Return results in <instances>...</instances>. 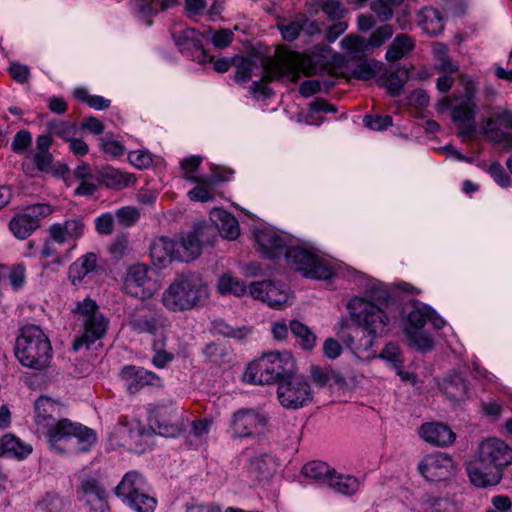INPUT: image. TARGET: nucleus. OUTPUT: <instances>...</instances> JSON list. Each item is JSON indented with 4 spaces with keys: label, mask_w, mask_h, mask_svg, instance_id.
Segmentation results:
<instances>
[{
    "label": "nucleus",
    "mask_w": 512,
    "mask_h": 512,
    "mask_svg": "<svg viewBox=\"0 0 512 512\" xmlns=\"http://www.w3.org/2000/svg\"><path fill=\"white\" fill-rule=\"evenodd\" d=\"M259 252L264 258L284 256L286 264L304 277L327 280L335 274V266L306 243L272 228H259L254 232Z\"/></svg>",
    "instance_id": "obj_1"
},
{
    "label": "nucleus",
    "mask_w": 512,
    "mask_h": 512,
    "mask_svg": "<svg viewBox=\"0 0 512 512\" xmlns=\"http://www.w3.org/2000/svg\"><path fill=\"white\" fill-rule=\"evenodd\" d=\"M389 300L388 290L382 287H373L367 297H354L347 304L351 319L367 335L359 343H354L351 337L344 341L362 360L376 357L373 350L375 339L386 335L389 331Z\"/></svg>",
    "instance_id": "obj_2"
},
{
    "label": "nucleus",
    "mask_w": 512,
    "mask_h": 512,
    "mask_svg": "<svg viewBox=\"0 0 512 512\" xmlns=\"http://www.w3.org/2000/svg\"><path fill=\"white\" fill-rule=\"evenodd\" d=\"M209 295L207 282L199 274L187 273L171 280L163 290L160 302L171 313H183L201 306Z\"/></svg>",
    "instance_id": "obj_3"
},
{
    "label": "nucleus",
    "mask_w": 512,
    "mask_h": 512,
    "mask_svg": "<svg viewBox=\"0 0 512 512\" xmlns=\"http://www.w3.org/2000/svg\"><path fill=\"white\" fill-rule=\"evenodd\" d=\"M15 355L23 366L43 370L52 358L50 340L40 327L25 326L17 337Z\"/></svg>",
    "instance_id": "obj_4"
},
{
    "label": "nucleus",
    "mask_w": 512,
    "mask_h": 512,
    "mask_svg": "<svg viewBox=\"0 0 512 512\" xmlns=\"http://www.w3.org/2000/svg\"><path fill=\"white\" fill-rule=\"evenodd\" d=\"M295 370V360L288 351L264 354L251 362L243 375L247 383L254 385L273 384L282 381Z\"/></svg>",
    "instance_id": "obj_5"
},
{
    "label": "nucleus",
    "mask_w": 512,
    "mask_h": 512,
    "mask_svg": "<svg viewBox=\"0 0 512 512\" xmlns=\"http://www.w3.org/2000/svg\"><path fill=\"white\" fill-rule=\"evenodd\" d=\"M77 322L82 327V333L73 342V351L78 352L83 348L89 349L91 345L101 340L108 329L109 321L99 311L96 302L85 298L78 302L74 310Z\"/></svg>",
    "instance_id": "obj_6"
},
{
    "label": "nucleus",
    "mask_w": 512,
    "mask_h": 512,
    "mask_svg": "<svg viewBox=\"0 0 512 512\" xmlns=\"http://www.w3.org/2000/svg\"><path fill=\"white\" fill-rule=\"evenodd\" d=\"M147 485L143 477L135 472H127L116 486V495L136 512H153L156 499L147 493Z\"/></svg>",
    "instance_id": "obj_7"
},
{
    "label": "nucleus",
    "mask_w": 512,
    "mask_h": 512,
    "mask_svg": "<svg viewBox=\"0 0 512 512\" xmlns=\"http://www.w3.org/2000/svg\"><path fill=\"white\" fill-rule=\"evenodd\" d=\"M267 416L255 409H239L229 421L227 433L233 439L253 438L267 431Z\"/></svg>",
    "instance_id": "obj_8"
},
{
    "label": "nucleus",
    "mask_w": 512,
    "mask_h": 512,
    "mask_svg": "<svg viewBox=\"0 0 512 512\" xmlns=\"http://www.w3.org/2000/svg\"><path fill=\"white\" fill-rule=\"evenodd\" d=\"M481 129L488 140L500 144L505 149L512 148V110L504 107H495L490 116L483 120Z\"/></svg>",
    "instance_id": "obj_9"
},
{
    "label": "nucleus",
    "mask_w": 512,
    "mask_h": 512,
    "mask_svg": "<svg viewBox=\"0 0 512 512\" xmlns=\"http://www.w3.org/2000/svg\"><path fill=\"white\" fill-rule=\"evenodd\" d=\"M277 396L285 408L298 409L313 400L309 382L302 376L289 375L279 382Z\"/></svg>",
    "instance_id": "obj_10"
},
{
    "label": "nucleus",
    "mask_w": 512,
    "mask_h": 512,
    "mask_svg": "<svg viewBox=\"0 0 512 512\" xmlns=\"http://www.w3.org/2000/svg\"><path fill=\"white\" fill-rule=\"evenodd\" d=\"M149 272L150 269L145 264L130 266L123 280L125 293L140 300L151 299L159 290V284Z\"/></svg>",
    "instance_id": "obj_11"
},
{
    "label": "nucleus",
    "mask_w": 512,
    "mask_h": 512,
    "mask_svg": "<svg viewBox=\"0 0 512 512\" xmlns=\"http://www.w3.org/2000/svg\"><path fill=\"white\" fill-rule=\"evenodd\" d=\"M215 227L207 224H197L192 231L176 240L177 261L190 262L201 254L205 243H210V237L215 234Z\"/></svg>",
    "instance_id": "obj_12"
},
{
    "label": "nucleus",
    "mask_w": 512,
    "mask_h": 512,
    "mask_svg": "<svg viewBox=\"0 0 512 512\" xmlns=\"http://www.w3.org/2000/svg\"><path fill=\"white\" fill-rule=\"evenodd\" d=\"M298 64V60L295 59V56L282 59L275 63L273 66L265 70L264 75L259 81H253L249 88L250 93L256 99H265L271 93L267 85L268 82L284 76L290 78L293 81L297 80L299 77L297 68Z\"/></svg>",
    "instance_id": "obj_13"
},
{
    "label": "nucleus",
    "mask_w": 512,
    "mask_h": 512,
    "mask_svg": "<svg viewBox=\"0 0 512 512\" xmlns=\"http://www.w3.org/2000/svg\"><path fill=\"white\" fill-rule=\"evenodd\" d=\"M51 212L52 208L48 204L38 203L29 206L11 219L9 228L17 238L26 239L39 227L40 219L50 215Z\"/></svg>",
    "instance_id": "obj_14"
},
{
    "label": "nucleus",
    "mask_w": 512,
    "mask_h": 512,
    "mask_svg": "<svg viewBox=\"0 0 512 512\" xmlns=\"http://www.w3.org/2000/svg\"><path fill=\"white\" fill-rule=\"evenodd\" d=\"M249 293L254 299L263 301L273 309H282L292 301L290 290L274 281L253 282L249 287Z\"/></svg>",
    "instance_id": "obj_15"
},
{
    "label": "nucleus",
    "mask_w": 512,
    "mask_h": 512,
    "mask_svg": "<svg viewBox=\"0 0 512 512\" xmlns=\"http://www.w3.org/2000/svg\"><path fill=\"white\" fill-rule=\"evenodd\" d=\"M476 457L502 472L512 463V448L501 439L489 437L479 444Z\"/></svg>",
    "instance_id": "obj_16"
},
{
    "label": "nucleus",
    "mask_w": 512,
    "mask_h": 512,
    "mask_svg": "<svg viewBox=\"0 0 512 512\" xmlns=\"http://www.w3.org/2000/svg\"><path fill=\"white\" fill-rule=\"evenodd\" d=\"M454 468L453 459L441 452L425 456L419 464L420 473L428 481L444 480L452 474Z\"/></svg>",
    "instance_id": "obj_17"
},
{
    "label": "nucleus",
    "mask_w": 512,
    "mask_h": 512,
    "mask_svg": "<svg viewBox=\"0 0 512 512\" xmlns=\"http://www.w3.org/2000/svg\"><path fill=\"white\" fill-rule=\"evenodd\" d=\"M466 471L470 482L478 488L495 486L502 479V472L498 468L481 461L478 457L467 463Z\"/></svg>",
    "instance_id": "obj_18"
},
{
    "label": "nucleus",
    "mask_w": 512,
    "mask_h": 512,
    "mask_svg": "<svg viewBox=\"0 0 512 512\" xmlns=\"http://www.w3.org/2000/svg\"><path fill=\"white\" fill-rule=\"evenodd\" d=\"M120 376L131 394L139 392L145 386H162V379L157 374L142 367L125 366Z\"/></svg>",
    "instance_id": "obj_19"
},
{
    "label": "nucleus",
    "mask_w": 512,
    "mask_h": 512,
    "mask_svg": "<svg viewBox=\"0 0 512 512\" xmlns=\"http://www.w3.org/2000/svg\"><path fill=\"white\" fill-rule=\"evenodd\" d=\"M477 105L474 100L463 99L452 109V119L458 126L459 135L465 140L475 132V112Z\"/></svg>",
    "instance_id": "obj_20"
},
{
    "label": "nucleus",
    "mask_w": 512,
    "mask_h": 512,
    "mask_svg": "<svg viewBox=\"0 0 512 512\" xmlns=\"http://www.w3.org/2000/svg\"><path fill=\"white\" fill-rule=\"evenodd\" d=\"M128 324L135 332L149 333L156 338L164 334V331L171 325L168 317L164 314H155L152 316L134 314L130 316Z\"/></svg>",
    "instance_id": "obj_21"
},
{
    "label": "nucleus",
    "mask_w": 512,
    "mask_h": 512,
    "mask_svg": "<svg viewBox=\"0 0 512 512\" xmlns=\"http://www.w3.org/2000/svg\"><path fill=\"white\" fill-rule=\"evenodd\" d=\"M204 37H206L205 31L199 32L194 28H185L174 35V40L181 53H199L200 63L205 64L207 52L203 49Z\"/></svg>",
    "instance_id": "obj_22"
},
{
    "label": "nucleus",
    "mask_w": 512,
    "mask_h": 512,
    "mask_svg": "<svg viewBox=\"0 0 512 512\" xmlns=\"http://www.w3.org/2000/svg\"><path fill=\"white\" fill-rule=\"evenodd\" d=\"M230 171H225L223 174L213 172L212 175H200L194 183L196 186L191 189L187 196L191 201L209 202L214 199V187L220 181H227L230 179Z\"/></svg>",
    "instance_id": "obj_23"
},
{
    "label": "nucleus",
    "mask_w": 512,
    "mask_h": 512,
    "mask_svg": "<svg viewBox=\"0 0 512 512\" xmlns=\"http://www.w3.org/2000/svg\"><path fill=\"white\" fill-rule=\"evenodd\" d=\"M150 257L158 269L168 267L173 261H177L176 240L165 236L154 239L150 246Z\"/></svg>",
    "instance_id": "obj_24"
},
{
    "label": "nucleus",
    "mask_w": 512,
    "mask_h": 512,
    "mask_svg": "<svg viewBox=\"0 0 512 512\" xmlns=\"http://www.w3.org/2000/svg\"><path fill=\"white\" fill-rule=\"evenodd\" d=\"M73 431L74 423L67 419L56 421L42 430V432L45 433L51 448L59 453L68 452L67 440Z\"/></svg>",
    "instance_id": "obj_25"
},
{
    "label": "nucleus",
    "mask_w": 512,
    "mask_h": 512,
    "mask_svg": "<svg viewBox=\"0 0 512 512\" xmlns=\"http://www.w3.org/2000/svg\"><path fill=\"white\" fill-rule=\"evenodd\" d=\"M276 459L268 453H258L251 457L246 463V473L254 480L268 478L276 467Z\"/></svg>",
    "instance_id": "obj_26"
},
{
    "label": "nucleus",
    "mask_w": 512,
    "mask_h": 512,
    "mask_svg": "<svg viewBox=\"0 0 512 512\" xmlns=\"http://www.w3.org/2000/svg\"><path fill=\"white\" fill-rule=\"evenodd\" d=\"M420 437L433 445L446 446L455 440V434L452 430L441 423L423 424L419 431Z\"/></svg>",
    "instance_id": "obj_27"
},
{
    "label": "nucleus",
    "mask_w": 512,
    "mask_h": 512,
    "mask_svg": "<svg viewBox=\"0 0 512 512\" xmlns=\"http://www.w3.org/2000/svg\"><path fill=\"white\" fill-rule=\"evenodd\" d=\"M49 232L54 241L63 244L81 237L84 232V224L79 219H69L63 223L53 224Z\"/></svg>",
    "instance_id": "obj_28"
},
{
    "label": "nucleus",
    "mask_w": 512,
    "mask_h": 512,
    "mask_svg": "<svg viewBox=\"0 0 512 512\" xmlns=\"http://www.w3.org/2000/svg\"><path fill=\"white\" fill-rule=\"evenodd\" d=\"M96 434L88 427L74 424V431L67 440V453L87 452L96 443Z\"/></svg>",
    "instance_id": "obj_29"
},
{
    "label": "nucleus",
    "mask_w": 512,
    "mask_h": 512,
    "mask_svg": "<svg viewBox=\"0 0 512 512\" xmlns=\"http://www.w3.org/2000/svg\"><path fill=\"white\" fill-rule=\"evenodd\" d=\"M97 256L90 252L77 259L69 267V279L73 285H79L86 282L91 274L96 271Z\"/></svg>",
    "instance_id": "obj_30"
},
{
    "label": "nucleus",
    "mask_w": 512,
    "mask_h": 512,
    "mask_svg": "<svg viewBox=\"0 0 512 512\" xmlns=\"http://www.w3.org/2000/svg\"><path fill=\"white\" fill-rule=\"evenodd\" d=\"M99 179L106 187L118 190L131 187L136 183L134 174L112 167L104 168L100 172Z\"/></svg>",
    "instance_id": "obj_31"
},
{
    "label": "nucleus",
    "mask_w": 512,
    "mask_h": 512,
    "mask_svg": "<svg viewBox=\"0 0 512 512\" xmlns=\"http://www.w3.org/2000/svg\"><path fill=\"white\" fill-rule=\"evenodd\" d=\"M418 24L430 37L437 36L444 30V20L440 11L432 7H425L419 12Z\"/></svg>",
    "instance_id": "obj_32"
},
{
    "label": "nucleus",
    "mask_w": 512,
    "mask_h": 512,
    "mask_svg": "<svg viewBox=\"0 0 512 512\" xmlns=\"http://www.w3.org/2000/svg\"><path fill=\"white\" fill-rule=\"evenodd\" d=\"M211 218L216 223L219 233L228 240H234L239 236L240 229L237 219L222 209H215Z\"/></svg>",
    "instance_id": "obj_33"
},
{
    "label": "nucleus",
    "mask_w": 512,
    "mask_h": 512,
    "mask_svg": "<svg viewBox=\"0 0 512 512\" xmlns=\"http://www.w3.org/2000/svg\"><path fill=\"white\" fill-rule=\"evenodd\" d=\"M32 452V447L12 434L0 438V456L23 459Z\"/></svg>",
    "instance_id": "obj_34"
},
{
    "label": "nucleus",
    "mask_w": 512,
    "mask_h": 512,
    "mask_svg": "<svg viewBox=\"0 0 512 512\" xmlns=\"http://www.w3.org/2000/svg\"><path fill=\"white\" fill-rule=\"evenodd\" d=\"M57 408V403L46 396H41L35 401V420L39 431L56 422L52 415Z\"/></svg>",
    "instance_id": "obj_35"
},
{
    "label": "nucleus",
    "mask_w": 512,
    "mask_h": 512,
    "mask_svg": "<svg viewBox=\"0 0 512 512\" xmlns=\"http://www.w3.org/2000/svg\"><path fill=\"white\" fill-rule=\"evenodd\" d=\"M415 42L407 34H398L388 46L385 58L388 62H396L408 56L414 49Z\"/></svg>",
    "instance_id": "obj_36"
},
{
    "label": "nucleus",
    "mask_w": 512,
    "mask_h": 512,
    "mask_svg": "<svg viewBox=\"0 0 512 512\" xmlns=\"http://www.w3.org/2000/svg\"><path fill=\"white\" fill-rule=\"evenodd\" d=\"M443 393L453 401H463L468 396L464 379L457 373L445 377L440 385Z\"/></svg>",
    "instance_id": "obj_37"
},
{
    "label": "nucleus",
    "mask_w": 512,
    "mask_h": 512,
    "mask_svg": "<svg viewBox=\"0 0 512 512\" xmlns=\"http://www.w3.org/2000/svg\"><path fill=\"white\" fill-rule=\"evenodd\" d=\"M408 345L416 350L426 353L433 350L435 341L432 335L424 329H404Z\"/></svg>",
    "instance_id": "obj_38"
},
{
    "label": "nucleus",
    "mask_w": 512,
    "mask_h": 512,
    "mask_svg": "<svg viewBox=\"0 0 512 512\" xmlns=\"http://www.w3.org/2000/svg\"><path fill=\"white\" fill-rule=\"evenodd\" d=\"M165 409H159L156 413L157 417V433L164 437H176L182 432V428L177 423L178 416L175 409L170 408L169 419H165Z\"/></svg>",
    "instance_id": "obj_39"
},
{
    "label": "nucleus",
    "mask_w": 512,
    "mask_h": 512,
    "mask_svg": "<svg viewBox=\"0 0 512 512\" xmlns=\"http://www.w3.org/2000/svg\"><path fill=\"white\" fill-rule=\"evenodd\" d=\"M327 485L338 493L352 495L359 489L360 483L354 476L338 474L333 470Z\"/></svg>",
    "instance_id": "obj_40"
},
{
    "label": "nucleus",
    "mask_w": 512,
    "mask_h": 512,
    "mask_svg": "<svg viewBox=\"0 0 512 512\" xmlns=\"http://www.w3.org/2000/svg\"><path fill=\"white\" fill-rule=\"evenodd\" d=\"M81 491L87 504H92L95 500L99 503V508L104 507L107 493L97 480L92 478L84 480L81 484Z\"/></svg>",
    "instance_id": "obj_41"
},
{
    "label": "nucleus",
    "mask_w": 512,
    "mask_h": 512,
    "mask_svg": "<svg viewBox=\"0 0 512 512\" xmlns=\"http://www.w3.org/2000/svg\"><path fill=\"white\" fill-rule=\"evenodd\" d=\"M334 469L322 461H311L302 468V473L311 479L317 480L323 484H328Z\"/></svg>",
    "instance_id": "obj_42"
},
{
    "label": "nucleus",
    "mask_w": 512,
    "mask_h": 512,
    "mask_svg": "<svg viewBox=\"0 0 512 512\" xmlns=\"http://www.w3.org/2000/svg\"><path fill=\"white\" fill-rule=\"evenodd\" d=\"M217 289L223 295L233 294L235 296H242L247 292L246 285L230 273H226L219 278Z\"/></svg>",
    "instance_id": "obj_43"
},
{
    "label": "nucleus",
    "mask_w": 512,
    "mask_h": 512,
    "mask_svg": "<svg viewBox=\"0 0 512 512\" xmlns=\"http://www.w3.org/2000/svg\"><path fill=\"white\" fill-rule=\"evenodd\" d=\"M429 315H431V307L418 303L408 314L404 329H410L411 327L414 329H424V326L429 321Z\"/></svg>",
    "instance_id": "obj_44"
},
{
    "label": "nucleus",
    "mask_w": 512,
    "mask_h": 512,
    "mask_svg": "<svg viewBox=\"0 0 512 512\" xmlns=\"http://www.w3.org/2000/svg\"><path fill=\"white\" fill-rule=\"evenodd\" d=\"M341 48L353 56L371 52L367 40L359 35L349 34L340 42Z\"/></svg>",
    "instance_id": "obj_45"
},
{
    "label": "nucleus",
    "mask_w": 512,
    "mask_h": 512,
    "mask_svg": "<svg viewBox=\"0 0 512 512\" xmlns=\"http://www.w3.org/2000/svg\"><path fill=\"white\" fill-rule=\"evenodd\" d=\"M166 336L161 334L153 341L152 349L154 352L152 363L157 368L166 367L174 358L173 354L166 350Z\"/></svg>",
    "instance_id": "obj_46"
},
{
    "label": "nucleus",
    "mask_w": 512,
    "mask_h": 512,
    "mask_svg": "<svg viewBox=\"0 0 512 512\" xmlns=\"http://www.w3.org/2000/svg\"><path fill=\"white\" fill-rule=\"evenodd\" d=\"M47 128L50 134L63 139L65 142L79 133V128L75 124L61 120L49 121Z\"/></svg>",
    "instance_id": "obj_47"
},
{
    "label": "nucleus",
    "mask_w": 512,
    "mask_h": 512,
    "mask_svg": "<svg viewBox=\"0 0 512 512\" xmlns=\"http://www.w3.org/2000/svg\"><path fill=\"white\" fill-rule=\"evenodd\" d=\"M176 3V0H137L138 10L142 16L154 15L160 10L173 7Z\"/></svg>",
    "instance_id": "obj_48"
},
{
    "label": "nucleus",
    "mask_w": 512,
    "mask_h": 512,
    "mask_svg": "<svg viewBox=\"0 0 512 512\" xmlns=\"http://www.w3.org/2000/svg\"><path fill=\"white\" fill-rule=\"evenodd\" d=\"M56 244L58 243L54 241L50 236V239H48L44 243L43 248L41 250L42 259L52 258L51 261H47L44 263V267L51 268L53 270H55L56 267L62 266L64 264V259L59 255Z\"/></svg>",
    "instance_id": "obj_49"
},
{
    "label": "nucleus",
    "mask_w": 512,
    "mask_h": 512,
    "mask_svg": "<svg viewBox=\"0 0 512 512\" xmlns=\"http://www.w3.org/2000/svg\"><path fill=\"white\" fill-rule=\"evenodd\" d=\"M379 358L390 363L395 369L402 368L404 364L401 349L398 344L394 342H388L384 346L379 354Z\"/></svg>",
    "instance_id": "obj_50"
},
{
    "label": "nucleus",
    "mask_w": 512,
    "mask_h": 512,
    "mask_svg": "<svg viewBox=\"0 0 512 512\" xmlns=\"http://www.w3.org/2000/svg\"><path fill=\"white\" fill-rule=\"evenodd\" d=\"M290 330L300 340V344L305 349H311L316 342L315 335L310 329L299 321L290 323Z\"/></svg>",
    "instance_id": "obj_51"
},
{
    "label": "nucleus",
    "mask_w": 512,
    "mask_h": 512,
    "mask_svg": "<svg viewBox=\"0 0 512 512\" xmlns=\"http://www.w3.org/2000/svg\"><path fill=\"white\" fill-rule=\"evenodd\" d=\"M261 71V68L250 59H242L237 65V71L235 79L239 83H245L253 76H257Z\"/></svg>",
    "instance_id": "obj_52"
},
{
    "label": "nucleus",
    "mask_w": 512,
    "mask_h": 512,
    "mask_svg": "<svg viewBox=\"0 0 512 512\" xmlns=\"http://www.w3.org/2000/svg\"><path fill=\"white\" fill-rule=\"evenodd\" d=\"M407 80L408 71L406 69H399L390 72L386 77V86L390 94L392 96H397Z\"/></svg>",
    "instance_id": "obj_53"
},
{
    "label": "nucleus",
    "mask_w": 512,
    "mask_h": 512,
    "mask_svg": "<svg viewBox=\"0 0 512 512\" xmlns=\"http://www.w3.org/2000/svg\"><path fill=\"white\" fill-rule=\"evenodd\" d=\"M308 23L307 20L303 21H281L277 24L278 29L284 40L293 41L296 39L305 25Z\"/></svg>",
    "instance_id": "obj_54"
},
{
    "label": "nucleus",
    "mask_w": 512,
    "mask_h": 512,
    "mask_svg": "<svg viewBox=\"0 0 512 512\" xmlns=\"http://www.w3.org/2000/svg\"><path fill=\"white\" fill-rule=\"evenodd\" d=\"M37 508L41 512H63L66 502L56 494H47L39 503Z\"/></svg>",
    "instance_id": "obj_55"
},
{
    "label": "nucleus",
    "mask_w": 512,
    "mask_h": 512,
    "mask_svg": "<svg viewBox=\"0 0 512 512\" xmlns=\"http://www.w3.org/2000/svg\"><path fill=\"white\" fill-rule=\"evenodd\" d=\"M393 27L389 24L382 25L372 32L367 40L369 48L372 51L374 48L382 46L393 35Z\"/></svg>",
    "instance_id": "obj_56"
},
{
    "label": "nucleus",
    "mask_w": 512,
    "mask_h": 512,
    "mask_svg": "<svg viewBox=\"0 0 512 512\" xmlns=\"http://www.w3.org/2000/svg\"><path fill=\"white\" fill-rule=\"evenodd\" d=\"M379 63L375 60H364L353 69L352 75L359 80H369L377 72Z\"/></svg>",
    "instance_id": "obj_57"
},
{
    "label": "nucleus",
    "mask_w": 512,
    "mask_h": 512,
    "mask_svg": "<svg viewBox=\"0 0 512 512\" xmlns=\"http://www.w3.org/2000/svg\"><path fill=\"white\" fill-rule=\"evenodd\" d=\"M100 147L105 154L114 158L121 157L125 153L124 145L109 134L100 139Z\"/></svg>",
    "instance_id": "obj_58"
},
{
    "label": "nucleus",
    "mask_w": 512,
    "mask_h": 512,
    "mask_svg": "<svg viewBox=\"0 0 512 512\" xmlns=\"http://www.w3.org/2000/svg\"><path fill=\"white\" fill-rule=\"evenodd\" d=\"M202 163V158L200 156H191L185 158L181 161V168L183 170V178L189 182H195L200 178V176L195 175V172L198 170L200 164Z\"/></svg>",
    "instance_id": "obj_59"
},
{
    "label": "nucleus",
    "mask_w": 512,
    "mask_h": 512,
    "mask_svg": "<svg viewBox=\"0 0 512 512\" xmlns=\"http://www.w3.org/2000/svg\"><path fill=\"white\" fill-rule=\"evenodd\" d=\"M364 125L374 131H382L392 126L393 119L389 115H366L363 119Z\"/></svg>",
    "instance_id": "obj_60"
},
{
    "label": "nucleus",
    "mask_w": 512,
    "mask_h": 512,
    "mask_svg": "<svg viewBox=\"0 0 512 512\" xmlns=\"http://www.w3.org/2000/svg\"><path fill=\"white\" fill-rule=\"evenodd\" d=\"M205 32L206 36L210 35L212 44L218 49H223L229 46L234 37L233 32L229 29H220L215 32L208 30Z\"/></svg>",
    "instance_id": "obj_61"
},
{
    "label": "nucleus",
    "mask_w": 512,
    "mask_h": 512,
    "mask_svg": "<svg viewBox=\"0 0 512 512\" xmlns=\"http://www.w3.org/2000/svg\"><path fill=\"white\" fill-rule=\"evenodd\" d=\"M128 160L138 169H146L152 164V155L147 150H133L128 153Z\"/></svg>",
    "instance_id": "obj_62"
},
{
    "label": "nucleus",
    "mask_w": 512,
    "mask_h": 512,
    "mask_svg": "<svg viewBox=\"0 0 512 512\" xmlns=\"http://www.w3.org/2000/svg\"><path fill=\"white\" fill-rule=\"evenodd\" d=\"M402 0H375L372 3V10L378 17L387 21L393 16L392 5L399 4Z\"/></svg>",
    "instance_id": "obj_63"
},
{
    "label": "nucleus",
    "mask_w": 512,
    "mask_h": 512,
    "mask_svg": "<svg viewBox=\"0 0 512 512\" xmlns=\"http://www.w3.org/2000/svg\"><path fill=\"white\" fill-rule=\"evenodd\" d=\"M488 173L494 181L503 188L509 187L512 183L510 176L499 162H493L488 168Z\"/></svg>",
    "instance_id": "obj_64"
}]
</instances>
